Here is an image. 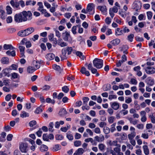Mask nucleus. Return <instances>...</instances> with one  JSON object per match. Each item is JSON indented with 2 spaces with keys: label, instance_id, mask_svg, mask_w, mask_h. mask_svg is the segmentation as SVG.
Returning <instances> with one entry per match:
<instances>
[{
  "label": "nucleus",
  "instance_id": "nucleus-33",
  "mask_svg": "<svg viewBox=\"0 0 155 155\" xmlns=\"http://www.w3.org/2000/svg\"><path fill=\"white\" fill-rule=\"evenodd\" d=\"M48 149L47 146L45 145H42L40 147V150L42 152L47 151Z\"/></svg>",
  "mask_w": 155,
  "mask_h": 155
},
{
  "label": "nucleus",
  "instance_id": "nucleus-9",
  "mask_svg": "<svg viewBox=\"0 0 155 155\" xmlns=\"http://www.w3.org/2000/svg\"><path fill=\"white\" fill-rule=\"evenodd\" d=\"M10 3L13 8H19V3L18 0H11Z\"/></svg>",
  "mask_w": 155,
  "mask_h": 155
},
{
  "label": "nucleus",
  "instance_id": "nucleus-61",
  "mask_svg": "<svg viewBox=\"0 0 155 155\" xmlns=\"http://www.w3.org/2000/svg\"><path fill=\"white\" fill-rule=\"evenodd\" d=\"M50 87L49 85H45L43 86L41 89L43 91H48L50 89Z\"/></svg>",
  "mask_w": 155,
  "mask_h": 155
},
{
  "label": "nucleus",
  "instance_id": "nucleus-7",
  "mask_svg": "<svg viewBox=\"0 0 155 155\" xmlns=\"http://www.w3.org/2000/svg\"><path fill=\"white\" fill-rule=\"evenodd\" d=\"M146 73L148 74H153L155 73V68L153 67L148 66L144 68Z\"/></svg>",
  "mask_w": 155,
  "mask_h": 155
},
{
  "label": "nucleus",
  "instance_id": "nucleus-26",
  "mask_svg": "<svg viewBox=\"0 0 155 155\" xmlns=\"http://www.w3.org/2000/svg\"><path fill=\"white\" fill-rule=\"evenodd\" d=\"M25 30L26 31L27 34L28 35L32 33L35 31L34 28L32 27L28 28Z\"/></svg>",
  "mask_w": 155,
  "mask_h": 155
},
{
  "label": "nucleus",
  "instance_id": "nucleus-47",
  "mask_svg": "<svg viewBox=\"0 0 155 155\" xmlns=\"http://www.w3.org/2000/svg\"><path fill=\"white\" fill-rule=\"evenodd\" d=\"M116 146V147L114 148V150L115 152L117 153L120 151V145L119 144Z\"/></svg>",
  "mask_w": 155,
  "mask_h": 155
},
{
  "label": "nucleus",
  "instance_id": "nucleus-31",
  "mask_svg": "<svg viewBox=\"0 0 155 155\" xmlns=\"http://www.w3.org/2000/svg\"><path fill=\"white\" fill-rule=\"evenodd\" d=\"M120 39L118 38H117L112 40L110 42L111 43V44L115 46L119 44L120 43Z\"/></svg>",
  "mask_w": 155,
  "mask_h": 155
},
{
  "label": "nucleus",
  "instance_id": "nucleus-4",
  "mask_svg": "<svg viewBox=\"0 0 155 155\" xmlns=\"http://www.w3.org/2000/svg\"><path fill=\"white\" fill-rule=\"evenodd\" d=\"M14 20L17 22L24 21L22 12L16 14L14 16Z\"/></svg>",
  "mask_w": 155,
  "mask_h": 155
},
{
  "label": "nucleus",
  "instance_id": "nucleus-5",
  "mask_svg": "<svg viewBox=\"0 0 155 155\" xmlns=\"http://www.w3.org/2000/svg\"><path fill=\"white\" fill-rule=\"evenodd\" d=\"M132 6L136 11L140 10L142 7L141 2L139 1H135L134 2Z\"/></svg>",
  "mask_w": 155,
  "mask_h": 155
},
{
  "label": "nucleus",
  "instance_id": "nucleus-40",
  "mask_svg": "<svg viewBox=\"0 0 155 155\" xmlns=\"http://www.w3.org/2000/svg\"><path fill=\"white\" fill-rule=\"evenodd\" d=\"M54 123L53 122H50L48 126V130L51 132H52L54 131L53 129Z\"/></svg>",
  "mask_w": 155,
  "mask_h": 155
},
{
  "label": "nucleus",
  "instance_id": "nucleus-2",
  "mask_svg": "<svg viewBox=\"0 0 155 155\" xmlns=\"http://www.w3.org/2000/svg\"><path fill=\"white\" fill-rule=\"evenodd\" d=\"M93 62L94 66L97 69L101 68L103 66V61L101 59L96 58L93 61Z\"/></svg>",
  "mask_w": 155,
  "mask_h": 155
},
{
  "label": "nucleus",
  "instance_id": "nucleus-16",
  "mask_svg": "<svg viewBox=\"0 0 155 155\" xmlns=\"http://www.w3.org/2000/svg\"><path fill=\"white\" fill-rule=\"evenodd\" d=\"M33 64L34 67V68L36 70L40 68L41 63L38 61L34 60L33 61Z\"/></svg>",
  "mask_w": 155,
  "mask_h": 155
},
{
  "label": "nucleus",
  "instance_id": "nucleus-38",
  "mask_svg": "<svg viewBox=\"0 0 155 155\" xmlns=\"http://www.w3.org/2000/svg\"><path fill=\"white\" fill-rule=\"evenodd\" d=\"M21 52V54L22 56H24L25 47L23 46H20L18 47Z\"/></svg>",
  "mask_w": 155,
  "mask_h": 155
},
{
  "label": "nucleus",
  "instance_id": "nucleus-30",
  "mask_svg": "<svg viewBox=\"0 0 155 155\" xmlns=\"http://www.w3.org/2000/svg\"><path fill=\"white\" fill-rule=\"evenodd\" d=\"M76 54L80 58L84 60L85 58V57L84 55H83V53L81 51H77L76 52Z\"/></svg>",
  "mask_w": 155,
  "mask_h": 155
},
{
  "label": "nucleus",
  "instance_id": "nucleus-35",
  "mask_svg": "<svg viewBox=\"0 0 155 155\" xmlns=\"http://www.w3.org/2000/svg\"><path fill=\"white\" fill-rule=\"evenodd\" d=\"M115 34L116 35H120L123 34V31L119 28H117L115 30Z\"/></svg>",
  "mask_w": 155,
  "mask_h": 155
},
{
  "label": "nucleus",
  "instance_id": "nucleus-64",
  "mask_svg": "<svg viewBox=\"0 0 155 155\" xmlns=\"http://www.w3.org/2000/svg\"><path fill=\"white\" fill-rule=\"evenodd\" d=\"M54 70H57L58 71H60L61 70V68L58 66L56 65H53L52 66Z\"/></svg>",
  "mask_w": 155,
  "mask_h": 155
},
{
  "label": "nucleus",
  "instance_id": "nucleus-62",
  "mask_svg": "<svg viewBox=\"0 0 155 155\" xmlns=\"http://www.w3.org/2000/svg\"><path fill=\"white\" fill-rule=\"evenodd\" d=\"M116 125V123H115L111 125V127L110 128V130L111 132H113L114 131L116 130L115 126Z\"/></svg>",
  "mask_w": 155,
  "mask_h": 155
},
{
  "label": "nucleus",
  "instance_id": "nucleus-25",
  "mask_svg": "<svg viewBox=\"0 0 155 155\" xmlns=\"http://www.w3.org/2000/svg\"><path fill=\"white\" fill-rule=\"evenodd\" d=\"M143 148L144 154L146 155H148L149 154V150L148 146L146 145L143 146Z\"/></svg>",
  "mask_w": 155,
  "mask_h": 155
},
{
  "label": "nucleus",
  "instance_id": "nucleus-27",
  "mask_svg": "<svg viewBox=\"0 0 155 155\" xmlns=\"http://www.w3.org/2000/svg\"><path fill=\"white\" fill-rule=\"evenodd\" d=\"M95 138L98 142H102L104 140V137L103 135L100 136L99 137L96 136L95 137Z\"/></svg>",
  "mask_w": 155,
  "mask_h": 155
},
{
  "label": "nucleus",
  "instance_id": "nucleus-6",
  "mask_svg": "<svg viewBox=\"0 0 155 155\" xmlns=\"http://www.w3.org/2000/svg\"><path fill=\"white\" fill-rule=\"evenodd\" d=\"M27 144L25 143L21 142L19 144V149L21 152L26 153L28 151Z\"/></svg>",
  "mask_w": 155,
  "mask_h": 155
},
{
  "label": "nucleus",
  "instance_id": "nucleus-28",
  "mask_svg": "<svg viewBox=\"0 0 155 155\" xmlns=\"http://www.w3.org/2000/svg\"><path fill=\"white\" fill-rule=\"evenodd\" d=\"M94 8V4L93 3H89L87 6L86 10L89 12L91 11Z\"/></svg>",
  "mask_w": 155,
  "mask_h": 155
},
{
  "label": "nucleus",
  "instance_id": "nucleus-58",
  "mask_svg": "<svg viewBox=\"0 0 155 155\" xmlns=\"http://www.w3.org/2000/svg\"><path fill=\"white\" fill-rule=\"evenodd\" d=\"M89 100V98L87 97H83L82 99L83 104H87Z\"/></svg>",
  "mask_w": 155,
  "mask_h": 155
},
{
  "label": "nucleus",
  "instance_id": "nucleus-24",
  "mask_svg": "<svg viewBox=\"0 0 155 155\" xmlns=\"http://www.w3.org/2000/svg\"><path fill=\"white\" fill-rule=\"evenodd\" d=\"M97 8L104 13H105L107 12V9L105 6H99L97 7Z\"/></svg>",
  "mask_w": 155,
  "mask_h": 155
},
{
  "label": "nucleus",
  "instance_id": "nucleus-51",
  "mask_svg": "<svg viewBox=\"0 0 155 155\" xmlns=\"http://www.w3.org/2000/svg\"><path fill=\"white\" fill-rule=\"evenodd\" d=\"M6 11L8 14H11L12 12V9L10 6L8 5L6 6Z\"/></svg>",
  "mask_w": 155,
  "mask_h": 155
},
{
  "label": "nucleus",
  "instance_id": "nucleus-56",
  "mask_svg": "<svg viewBox=\"0 0 155 155\" xmlns=\"http://www.w3.org/2000/svg\"><path fill=\"white\" fill-rule=\"evenodd\" d=\"M91 71L92 73L93 74H96V75L97 76H98L99 75V74L97 72V70L96 68H93L91 70Z\"/></svg>",
  "mask_w": 155,
  "mask_h": 155
},
{
  "label": "nucleus",
  "instance_id": "nucleus-23",
  "mask_svg": "<svg viewBox=\"0 0 155 155\" xmlns=\"http://www.w3.org/2000/svg\"><path fill=\"white\" fill-rule=\"evenodd\" d=\"M6 54L9 56L15 57L16 55L15 51L13 50L12 51H10V50L7 51L6 52Z\"/></svg>",
  "mask_w": 155,
  "mask_h": 155
},
{
  "label": "nucleus",
  "instance_id": "nucleus-12",
  "mask_svg": "<svg viewBox=\"0 0 155 155\" xmlns=\"http://www.w3.org/2000/svg\"><path fill=\"white\" fill-rule=\"evenodd\" d=\"M141 68L139 66L135 67L134 68V70L136 72V74L139 77L141 76L142 73L140 71Z\"/></svg>",
  "mask_w": 155,
  "mask_h": 155
},
{
  "label": "nucleus",
  "instance_id": "nucleus-57",
  "mask_svg": "<svg viewBox=\"0 0 155 155\" xmlns=\"http://www.w3.org/2000/svg\"><path fill=\"white\" fill-rule=\"evenodd\" d=\"M147 14L148 19L149 20H150L152 17V12H151L149 11L147 12Z\"/></svg>",
  "mask_w": 155,
  "mask_h": 155
},
{
  "label": "nucleus",
  "instance_id": "nucleus-39",
  "mask_svg": "<svg viewBox=\"0 0 155 155\" xmlns=\"http://www.w3.org/2000/svg\"><path fill=\"white\" fill-rule=\"evenodd\" d=\"M111 88V85L110 84H107L104 85L103 87V90L104 91H106L108 90H110Z\"/></svg>",
  "mask_w": 155,
  "mask_h": 155
},
{
  "label": "nucleus",
  "instance_id": "nucleus-21",
  "mask_svg": "<svg viewBox=\"0 0 155 155\" xmlns=\"http://www.w3.org/2000/svg\"><path fill=\"white\" fill-rule=\"evenodd\" d=\"M4 49L5 50H14L15 48L11 44H4L3 46Z\"/></svg>",
  "mask_w": 155,
  "mask_h": 155
},
{
  "label": "nucleus",
  "instance_id": "nucleus-15",
  "mask_svg": "<svg viewBox=\"0 0 155 155\" xmlns=\"http://www.w3.org/2000/svg\"><path fill=\"white\" fill-rule=\"evenodd\" d=\"M85 151L83 148H79L75 151L73 155H82Z\"/></svg>",
  "mask_w": 155,
  "mask_h": 155
},
{
  "label": "nucleus",
  "instance_id": "nucleus-54",
  "mask_svg": "<svg viewBox=\"0 0 155 155\" xmlns=\"http://www.w3.org/2000/svg\"><path fill=\"white\" fill-rule=\"evenodd\" d=\"M62 91L65 93H68L69 90V88L66 86L63 87L62 88Z\"/></svg>",
  "mask_w": 155,
  "mask_h": 155
},
{
  "label": "nucleus",
  "instance_id": "nucleus-60",
  "mask_svg": "<svg viewBox=\"0 0 155 155\" xmlns=\"http://www.w3.org/2000/svg\"><path fill=\"white\" fill-rule=\"evenodd\" d=\"M39 38V35H34L32 38L30 39V40H32L34 41H35L37 40Z\"/></svg>",
  "mask_w": 155,
  "mask_h": 155
},
{
  "label": "nucleus",
  "instance_id": "nucleus-34",
  "mask_svg": "<svg viewBox=\"0 0 155 155\" xmlns=\"http://www.w3.org/2000/svg\"><path fill=\"white\" fill-rule=\"evenodd\" d=\"M29 116V114L25 111H22L20 114V116L22 118H24L28 117Z\"/></svg>",
  "mask_w": 155,
  "mask_h": 155
},
{
  "label": "nucleus",
  "instance_id": "nucleus-11",
  "mask_svg": "<svg viewBox=\"0 0 155 155\" xmlns=\"http://www.w3.org/2000/svg\"><path fill=\"white\" fill-rule=\"evenodd\" d=\"M64 94L62 93H60L58 95L56 92H54L52 94V97L54 99L57 98L58 100H60L64 96Z\"/></svg>",
  "mask_w": 155,
  "mask_h": 155
},
{
  "label": "nucleus",
  "instance_id": "nucleus-20",
  "mask_svg": "<svg viewBox=\"0 0 155 155\" xmlns=\"http://www.w3.org/2000/svg\"><path fill=\"white\" fill-rule=\"evenodd\" d=\"M1 61L3 64H7L9 62V59L7 57H3L1 59Z\"/></svg>",
  "mask_w": 155,
  "mask_h": 155
},
{
  "label": "nucleus",
  "instance_id": "nucleus-52",
  "mask_svg": "<svg viewBox=\"0 0 155 155\" xmlns=\"http://www.w3.org/2000/svg\"><path fill=\"white\" fill-rule=\"evenodd\" d=\"M74 145L75 147H78L81 146V142L80 140H75L74 142Z\"/></svg>",
  "mask_w": 155,
  "mask_h": 155
},
{
  "label": "nucleus",
  "instance_id": "nucleus-44",
  "mask_svg": "<svg viewBox=\"0 0 155 155\" xmlns=\"http://www.w3.org/2000/svg\"><path fill=\"white\" fill-rule=\"evenodd\" d=\"M8 70L9 69L6 68L3 70L2 73L5 76H7L8 77L9 76V74L8 71Z\"/></svg>",
  "mask_w": 155,
  "mask_h": 155
},
{
  "label": "nucleus",
  "instance_id": "nucleus-49",
  "mask_svg": "<svg viewBox=\"0 0 155 155\" xmlns=\"http://www.w3.org/2000/svg\"><path fill=\"white\" fill-rule=\"evenodd\" d=\"M34 94L35 96H37L38 97H39V96L40 95V99L41 102L42 103L45 102V100L43 97L41 96L40 94H38L37 93H35Z\"/></svg>",
  "mask_w": 155,
  "mask_h": 155
},
{
  "label": "nucleus",
  "instance_id": "nucleus-17",
  "mask_svg": "<svg viewBox=\"0 0 155 155\" xmlns=\"http://www.w3.org/2000/svg\"><path fill=\"white\" fill-rule=\"evenodd\" d=\"M111 107L114 110H117L120 107L119 104L117 102H115L112 103L111 104Z\"/></svg>",
  "mask_w": 155,
  "mask_h": 155
},
{
  "label": "nucleus",
  "instance_id": "nucleus-8",
  "mask_svg": "<svg viewBox=\"0 0 155 155\" xmlns=\"http://www.w3.org/2000/svg\"><path fill=\"white\" fill-rule=\"evenodd\" d=\"M118 8L115 5L112 8L109 9V14L111 17L113 18L114 16V14L113 13H116L118 12Z\"/></svg>",
  "mask_w": 155,
  "mask_h": 155
},
{
  "label": "nucleus",
  "instance_id": "nucleus-32",
  "mask_svg": "<svg viewBox=\"0 0 155 155\" xmlns=\"http://www.w3.org/2000/svg\"><path fill=\"white\" fill-rule=\"evenodd\" d=\"M67 114V112L64 108L61 109L59 112V114L60 116L65 115Z\"/></svg>",
  "mask_w": 155,
  "mask_h": 155
},
{
  "label": "nucleus",
  "instance_id": "nucleus-37",
  "mask_svg": "<svg viewBox=\"0 0 155 155\" xmlns=\"http://www.w3.org/2000/svg\"><path fill=\"white\" fill-rule=\"evenodd\" d=\"M36 69L33 67L29 66L27 68V72L29 73H33Z\"/></svg>",
  "mask_w": 155,
  "mask_h": 155
},
{
  "label": "nucleus",
  "instance_id": "nucleus-14",
  "mask_svg": "<svg viewBox=\"0 0 155 155\" xmlns=\"http://www.w3.org/2000/svg\"><path fill=\"white\" fill-rule=\"evenodd\" d=\"M58 45L60 46L61 47H64L66 46L68 44L63 41L61 38H59L58 39Z\"/></svg>",
  "mask_w": 155,
  "mask_h": 155
},
{
  "label": "nucleus",
  "instance_id": "nucleus-13",
  "mask_svg": "<svg viewBox=\"0 0 155 155\" xmlns=\"http://www.w3.org/2000/svg\"><path fill=\"white\" fill-rule=\"evenodd\" d=\"M6 15L5 12L2 7H0V18L4 20L5 18Z\"/></svg>",
  "mask_w": 155,
  "mask_h": 155
},
{
  "label": "nucleus",
  "instance_id": "nucleus-59",
  "mask_svg": "<svg viewBox=\"0 0 155 155\" xmlns=\"http://www.w3.org/2000/svg\"><path fill=\"white\" fill-rule=\"evenodd\" d=\"M60 145H55L53 147V150L54 151H57L60 149Z\"/></svg>",
  "mask_w": 155,
  "mask_h": 155
},
{
  "label": "nucleus",
  "instance_id": "nucleus-43",
  "mask_svg": "<svg viewBox=\"0 0 155 155\" xmlns=\"http://www.w3.org/2000/svg\"><path fill=\"white\" fill-rule=\"evenodd\" d=\"M136 135V134L135 132H131L130 134H128V138L129 139H133L134 137Z\"/></svg>",
  "mask_w": 155,
  "mask_h": 155
},
{
  "label": "nucleus",
  "instance_id": "nucleus-29",
  "mask_svg": "<svg viewBox=\"0 0 155 155\" xmlns=\"http://www.w3.org/2000/svg\"><path fill=\"white\" fill-rule=\"evenodd\" d=\"M128 48V47L127 45H123L121 48L120 51H123V53L124 54H127L128 53L127 50Z\"/></svg>",
  "mask_w": 155,
  "mask_h": 155
},
{
  "label": "nucleus",
  "instance_id": "nucleus-19",
  "mask_svg": "<svg viewBox=\"0 0 155 155\" xmlns=\"http://www.w3.org/2000/svg\"><path fill=\"white\" fill-rule=\"evenodd\" d=\"M80 72L83 74H85L86 76H89L90 75V73L89 71H87L86 69V68L84 67H82L81 70Z\"/></svg>",
  "mask_w": 155,
  "mask_h": 155
},
{
  "label": "nucleus",
  "instance_id": "nucleus-10",
  "mask_svg": "<svg viewBox=\"0 0 155 155\" xmlns=\"http://www.w3.org/2000/svg\"><path fill=\"white\" fill-rule=\"evenodd\" d=\"M62 37L63 39L66 41H68L70 38H71V36L70 34V32L65 31L62 34Z\"/></svg>",
  "mask_w": 155,
  "mask_h": 155
},
{
  "label": "nucleus",
  "instance_id": "nucleus-48",
  "mask_svg": "<svg viewBox=\"0 0 155 155\" xmlns=\"http://www.w3.org/2000/svg\"><path fill=\"white\" fill-rule=\"evenodd\" d=\"M67 137L69 140H72L73 139V135L69 132L67 133Z\"/></svg>",
  "mask_w": 155,
  "mask_h": 155
},
{
  "label": "nucleus",
  "instance_id": "nucleus-53",
  "mask_svg": "<svg viewBox=\"0 0 155 155\" xmlns=\"http://www.w3.org/2000/svg\"><path fill=\"white\" fill-rule=\"evenodd\" d=\"M103 130L104 132L106 134H108L110 131V128L107 127H104L103 129Z\"/></svg>",
  "mask_w": 155,
  "mask_h": 155
},
{
  "label": "nucleus",
  "instance_id": "nucleus-46",
  "mask_svg": "<svg viewBox=\"0 0 155 155\" xmlns=\"http://www.w3.org/2000/svg\"><path fill=\"white\" fill-rule=\"evenodd\" d=\"M43 139L44 141H49V135L47 134H44L42 136Z\"/></svg>",
  "mask_w": 155,
  "mask_h": 155
},
{
  "label": "nucleus",
  "instance_id": "nucleus-50",
  "mask_svg": "<svg viewBox=\"0 0 155 155\" xmlns=\"http://www.w3.org/2000/svg\"><path fill=\"white\" fill-rule=\"evenodd\" d=\"M99 149L101 151H103L105 149V146L104 144L103 143L99 144L98 145Z\"/></svg>",
  "mask_w": 155,
  "mask_h": 155
},
{
  "label": "nucleus",
  "instance_id": "nucleus-55",
  "mask_svg": "<svg viewBox=\"0 0 155 155\" xmlns=\"http://www.w3.org/2000/svg\"><path fill=\"white\" fill-rule=\"evenodd\" d=\"M132 101V99L130 97H127L125 98V102L127 104H129Z\"/></svg>",
  "mask_w": 155,
  "mask_h": 155
},
{
  "label": "nucleus",
  "instance_id": "nucleus-1",
  "mask_svg": "<svg viewBox=\"0 0 155 155\" xmlns=\"http://www.w3.org/2000/svg\"><path fill=\"white\" fill-rule=\"evenodd\" d=\"M73 49L71 47H68L63 48L62 50V55L61 58L62 60L66 59L67 57L66 56L67 52H68V54L70 55L72 52Z\"/></svg>",
  "mask_w": 155,
  "mask_h": 155
},
{
  "label": "nucleus",
  "instance_id": "nucleus-22",
  "mask_svg": "<svg viewBox=\"0 0 155 155\" xmlns=\"http://www.w3.org/2000/svg\"><path fill=\"white\" fill-rule=\"evenodd\" d=\"M18 35L21 37H24L28 36L25 30L23 31H19L18 33Z\"/></svg>",
  "mask_w": 155,
  "mask_h": 155
},
{
  "label": "nucleus",
  "instance_id": "nucleus-36",
  "mask_svg": "<svg viewBox=\"0 0 155 155\" xmlns=\"http://www.w3.org/2000/svg\"><path fill=\"white\" fill-rule=\"evenodd\" d=\"M109 144L110 146H117L119 144H117V141L116 140L112 141L110 140L108 143Z\"/></svg>",
  "mask_w": 155,
  "mask_h": 155
},
{
  "label": "nucleus",
  "instance_id": "nucleus-63",
  "mask_svg": "<svg viewBox=\"0 0 155 155\" xmlns=\"http://www.w3.org/2000/svg\"><path fill=\"white\" fill-rule=\"evenodd\" d=\"M54 35L53 34H50L48 36V38L49 39V40L50 41H54Z\"/></svg>",
  "mask_w": 155,
  "mask_h": 155
},
{
  "label": "nucleus",
  "instance_id": "nucleus-18",
  "mask_svg": "<svg viewBox=\"0 0 155 155\" xmlns=\"http://www.w3.org/2000/svg\"><path fill=\"white\" fill-rule=\"evenodd\" d=\"M45 57L48 60H51L55 58V56L53 54L49 53L45 55Z\"/></svg>",
  "mask_w": 155,
  "mask_h": 155
},
{
  "label": "nucleus",
  "instance_id": "nucleus-45",
  "mask_svg": "<svg viewBox=\"0 0 155 155\" xmlns=\"http://www.w3.org/2000/svg\"><path fill=\"white\" fill-rule=\"evenodd\" d=\"M119 14L123 18H125L126 16V12L122 10L119 11Z\"/></svg>",
  "mask_w": 155,
  "mask_h": 155
},
{
  "label": "nucleus",
  "instance_id": "nucleus-42",
  "mask_svg": "<svg viewBox=\"0 0 155 155\" xmlns=\"http://www.w3.org/2000/svg\"><path fill=\"white\" fill-rule=\"evenodd\" d=\"M42 111V109L41 106H40L36 108V109L34 111V112L36 114H39L41 113Z\"/></svg>",
  "mask_w": 155,
  "mask_h": 155
},
{
  "label": "nucleus",
  "instance_id": "nucleus-41",
  "mask_svg": "<svg viewBox=\"0 0 155 155\" xmlns=\"http://www.w3.org/2000/svg\"><path fill=\"white\" fill-rule=\"evenodd\" d=\"M134 36L133 34H130L128 36L127 39L129 41L131 42L133 41Z\"/></svg>",
  "mask_w": 155,
  "mask_h": 155
},
{
  "label": "nucleus",
  "instance_id": "nucleus-3",
  "mask_svg": "<svg viewBox=\"0 0 155 155\" xmlns=\"http://www.w3.org/2000/svg\"><path fill=\"white\" fill-rule=\"evenodd\" d=\"M24 21H30L32 18V14L30 11H23L22 12Z\"/></svg>",
  "mask_w": 155,
  "mask_h": 155
}]
</instances>
